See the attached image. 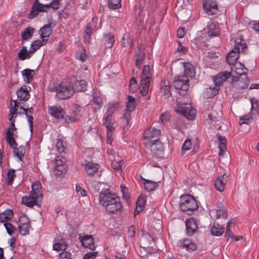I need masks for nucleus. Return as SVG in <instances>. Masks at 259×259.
I'll return each mask as SVG.
<instances>
[{"mask_svg": "<svg viewBox=\"0 0 259 259\" xmlns=\"http://www.w3.org/2000/svg\"><path fill=\"white\" fill-rule=\"evenodd\" d=\"M100 203L111 214H119L123 211V205L120 198L109 189H103L100 193Z\"/></svg>", "mask_w": 259, "mask_h": 259, "instance_id": "1", "label": "nucleus"}, {"mask_svg": "<svg viewBox=\"0 0 259 259\" xmlns=\"http://www.w3.org/2000/svg\"><path fill=\"white\" fill-rule=\"evenodd\" d=\"M180 208L183 212H193L198 208L196 200L190 194L181 195L180 200Z\"/></svg>", "mask_w": 259, "mask_h": 259, "instance_id": "2", "label": "nucleus"}, {"mask_svg": "<svg viewBox=\"0 0 259 259\" xmlns=\"http://www.w3.org/2000/svg\"><path fill=\"white\" fill-rule=\"evenodd\" d=\"M52 91L56 92V97L59 100H66L72 96L74 91L69 85L61 82L58 85L55 86Z\"/></svg>", "mask_w": 259, "mask_h": 259, "instance_id": "3", "label": "nucleus"}, {"mask_svg": "<svg viewBox=\"0 0 259 259\" xmlns=\"http://www.w3.org/2000/svg\"><path fill=\"white\" fill-rule=\"evenodd\" d=\"M189 79L187 76L183 75L176 76L174 80V85L177 90H179V94L184 96L188 93L189 88Z\"/></svg>", "mask_w": 259, "mask_h": 259, "instance_id": "4", "label": "nucleus"}, {"mask_svg": "<svg viewBox=\"0 0 259 259\" xmlns=\"http://www.w3.org/2000/svg\"><path fill=\"white\" fill-rule=\"evenodd\" d=\"M175 111L180 113L188 120H193L196 114V110L189 104L177 103Z\"/></svg>", "mask_w": 259, "mask_h": 259, "instance_id": "5", "label": "nucleus"}, {"mask_svg": "<svg viewBox=\"0 0 259 259\" xmlns=\"http://www.w3.org/2000/svg\"><path fill=\"white\" fill-rule=\"evenodd\" d=\"M30 90L31 88L28 85H25L20 87L16 92L18 99L15 100H12L10 103L11 106H12V102H13L14 104L17 103L18 107H19L23 102L28 101L30 97L29 94Z\"/></svg>", "mask_w": 259, "mask_h": 259, "instance_id": "6", "label": "nucleus"}, {"mask_svg": "<svg viewBox=\"0 0 259 259\" xmlns=\"http://www.w3.org/2000/svg\"><path fill=\"white\" fill-rule=\"evenodd\" d=\"M49 11V6L40 3L38 0H35L32 4L31 11L28 15L29 19H33L37 16L40 12L47 13Z\"/></svg>", "mask_w": 259, "mask_h": 259, "instance_id": "7", "label": "nucleus"}, {"mask_svg": "<svg viewBox=\"0 0 259 259\" xmlns=\"http://www.w3.org/2000/svg\"><path fill=\"white\" fill-rule=\"evenodd\" d=\"M161 132L154 127L145 130L143 133V137L145 142L152 143L159 140Z\"/></svg>", "mask_w": 259, "mask_h": 259, "instance_id": "8", "label": "nucleus"}, {"mask_svg": "<svg viewBox=\"0 0 259 259\" xmlns=\"http://www.w3.org/2000/svg\"><path fill=\"white\" fill-rule=\"evenodd\" d=\"M144 144L149 147L153 156L160 157L163 153L164 147L159 140L152 143L144 142Z\"/></svg>", "mask_w": 259, "mask_h": 259, "instance_id": "9", "label": "nucleus"}, {"mask_svg": "<svg viewBox=\"0 0 259 259\" xmlns=\"http://www.w3.org/2000/svg\"><path fill=\"white\" fill-rule=\"evenodd\" d=\"M19 233L22 235L28 234L30 227L29 219L26 216L22 215L19 218Z\"/></svg>", "mask_w": 259, "mask_h": 259, "instance_id": "10", "label": "nucleus"}, {"mask_svg": "<svg viewBox=\"0 0 259 259\" xmlns=\"http://www.w3.org/2000/svg\"><path fill=\"white\" fill-rule=\"evenodd\" d=\"M203 8L209 15L215 14L218 11V6L215 0H203Z\"/></svg>", "mask_w": 259, "mask_h": 259, "instance_id": "11", "label": "nucleus"}, {"mask_svg": "<svg viewBox=\"0 0 259 259\" xmlns=\"http://www.w3.org/2000/svg\"><path fill=\"white\" fill-rule=\"evenodd\" d=\"M39 197H40L37 195L35 193H30L28 196H25L22 197V203L31 208L34 205L40 206V204L38 203V198Z\"/></svg>", "mask_w": 259, "mask_h": 259, "instance_id": "12", "label": "nucleus"}, {"mask_svg": "<svg viewBox=\"0 0 259 259\" xmlns=\"http://www.w3.org/2000/svg\"><path fill=\"white\" fill-rule=\"evenodd\" d=\"M185 225L187 235L192 236L194 234L198 229V225L196 220L193 218L187 219L185 221Z\"/></svg>", "mask_w": 259, "mask_h": 259, "instance_id": "13", "label": "nucleus"}, {"mask_svg": "<svg viewBox=\"0 0 259 259\" xmlns=\"http://www.w3.org/2000/svg\"><path fill=\"white\" fill-rule=\"evenodd\" d=\"M49 113L53 117L61 119L64 118L65 111L61 106H52L49 107Z\"/></svg>", "mask_w": 259, "mask_h": 259, "instance_id": "14", "label": "nucleus"}, {"mask_svg": "<svg viewBox=\"0 0 259 259\" xmlns=\"http://www.w3.org/2000/svg\"><path fill=\"white\" fill-rule=\"evenodd\" d=\"M82 166L85 173L90 176H94L99 168V165L98 163L88 161H84Z\"/></svg>", "mask_w": 259, "mask_h": 259, "instance_id": "15", "label": "nucleus"}, {"mask_svg": "<svg viewBox=\"0 0 259 259\" xmlns=\"http://www.w3.org/2000/svg\"><path fill=\"white\" fill-rule=\"evenodd\" d=\"M231 75L229 71L221 72L213 77V80L216 86L220 87Z\"/></svg>", "mask_w": 259, "mask_h": 259, "instance_id": "16", "label": "nucleus"}, {"mask_svg": "<svg viewBox=\"0 0 259 259\" xmlns=\"http://www.w3.org/2000/svg\"><path fill=\"white\" fill-rule=\"evenodd\" d=\"M228 181V176L226 174L218 177L214 182L216 189L220 192L223 191Z\"/></svg>", "mask_w": 259, "mask_h": 259, "instance_id": "17", "label": "nucleus"}, {"mask_svg": "<svg viewBox=\"0 0 259 259\" xmlns=\"http://www.w3.org/2000/svg\"><path fill=\"white\" fill-rule=\"evenodd\" d=\"M160 89L165 99L169 98L171 96V86L169 81L167 79H162L159 84Z\"/></svg>", "mask_w": 259, "mask_h": 259, "instance_id": "18", "label": "nucleus"}, {"mask_svg": "<svg viewBox=\"0 0 259 259\" xmlns=\"http://www.w3.org/2000/svg\"><path fill=\"white\" fill-rule=\"evenodd\" d=\"M52 28L50 24L45 25L39 30V34L41 39H45L47 42L48 41L49 37L52 33Z\"/></svg>", "mask_w": 259, "mask_h": 259, "instance_id": "19", "label": "nucleus"}, {"mask_svg": "<svg viewBox=\"0 0 259 259\" xmlns=\"http://www.w3.org/2000/svg\"><path fill=\"white\" fill-rule=\"evenodd\" d=\"M87 82L85 80H75L72 84V88L75 92H85L87 89Z\"/></svg>", "mask_w": 259, "mask_h": 259, "instance_id": "20", "label": "nucleus"}, {"mask_svg": "<svg viewBox=\"0 0 259 259\" xmlns=\"http://www.w3.org/2000/svg\"><path fill=\"white\" fill-rule=\"evenodd\" d=\"M80 241L83 246L89 248L91 250H94L95 247L94 238L91 235H85L81 238Z\"/></svg>", "mask_w": 259, "mask_h": 259, "instance_id": "21", "label": "nucleus"}, {"mask_svg": "<svg viewBox=\"0 0 259 259\" xmlns=\"http://www.w3.org/2000/svg\"><path fill=\"white\" fill-rule=\"evenodd\" d=\"M53 249L56 251L65 250L67 244L65 240L60 238H56L54 240Z\"/></svg>", "mask_w": 259, "mask_h": 259, "instance_id": "22", "label": "nucleus"}, {"mask_svg": "<svg viewBox=\"0 0 259 259\" xmlns=\"http://www.w3.org/2000/svg\"><path fill=\"white\" fill-rule=\"evenodd\" d=\"M239 52L234 49L232 50L228 54L226 62L230 65H234L239 58Z\"/></svg>", "mask_w": 259, "mask_h": 259, "instance_id": "23", "label": "nucleus"}, {"mask_svg": "<svg viewBox=\"0 0 259 259\" xmlns=\"http://www.w3.org/2000/svg\"><path fill=\"white\" fill-rule=\"evenodd\" d=\"M217 139L219 141V148L220 149L219 155L223 156L224 155L227 149V140L225 137L222 136L219 134H217Z\"/></svg>", "mask_w": 259, "mask_h": 259, "instance_id": "24", "label": "nucleus"}, {"mask_svg": "<svg viewBox=\"0 0 259 259\" xmlns=\"http://www.w3.org/2000/svg\"><path fill=\"white\" fill-rule=\"evenodd\" d=\"M178 245L183 248H186L187 250H194L196 249V244L189 239L180 240L178 242Z\"/></svg>", "mask_w": 259, "mask_h": 259, "instance_id": "25", "label": "nucleus"}, {"mask_svg": "<svg viewBox=\"0 0 259 259\" xmlns=\"http://www.w3.org/2000/svg\"><path fill=\"white\" fill-rule=\"evenodd\" d=\"M64 161L60 156H57L55 159L54 174L57 176H61L64 170Z\"/></svg>", "mask_w": 259, "mask_h": 259, "instance_id": "26", "label": "nucleus"}, {"mask_svg": "<svg viewBox=\"0 0 259 259\" xmlns=\"http://www.w3.org/2000/svg\"><path fill=\"white\" fill-rule=\"evenodd\" d=\"M183 64L185 70L184 74L183 75L187 76L188 78H189V77L192 78L194 77L195 74V69L194 66L189 62H186Z\"/></svg>", "mask_w": 259, "mask_h": 259, "instance_id": "27", "label": "nucleus"}, {"mask_svg": "<svg viewBox=\"0 0 259 259\" xmlns=\"http://www.w3.org/2000/svg\"><path fill=\"white\" fill-rule=\"evenodd\" d=\"M93 28L91 23H88L84 28L83 34V41L85 43L90 42L91 36L92 34Z\"/></svg>", "mask_w": 259, "mask_h": 259, "instance_id": "28", "label": "nucleus"}, {"mask_svg": "<svg viewBox=\"0 0 259 259\" xmlns=\"http://www.w3.org/2000/svg\"><path fill=\"white\" fill-rule=\"evenodd\" d=\"M34 74V71L30 69H25L22 71L24 81L28 83H29L32 80Z\"/></svg>", "mask_w": 259, "mask_h": 259, "instance_id": "29", "label": "nucleus"}, {"mask_svg": "<svg viewBox=\"0 0 259 259\" xmlns=\"http://www.w3.org/2000/svg\"><path fill=\"white\" fill-rule=\"evenodd\" d=\"M142 180L143 182L145 190L149 192L154 191L158 186L157 182L146 180L143 178H142Z\"/></svg>", "mask_w": 259, "mask_h": 259, "instance_id": "30", "label": "nucleus"}, {"mask_svg": "<svg viewBox=\"0 0 259 259\" xmlns=\"http://www.w3.org/2000/svg\"><path fill=\"white\" fill-rule=\"evenodd\" d=\"M14 216V212L11 209H7L0 213V222L8 223Z\"/></svg>", "mask_w": 259, "mask_h": 259, "instance_id": "31", "label": "nucleus"}, {"mask_svg": "<svg viewBox=\"0 0 259 259\" xmlns=\"http://www.w3.org/2000/svg\"><path fill=\"white\" fill-rule=\"evenodd\" d=\"M150 82L151 81H149L148 77L145 79H141L140 93L143 96H146L148 93Z\"/></svg>", "mask_w": 259, "mask_h": 259, "instance_id": "32", "label": "nucleus"}, {"mask_svg": "<svg viewBox=\"0 0 259 259\" xmlns=\"http://www.w3.org/2000/svg\"><path fill=\"white\" fill-rule=\"evenodd\" d=\"M6 141L13 149H15L18 146V144L14 138V133H11L9 131L6 133Z\"/></svg>", "mask_w": 259, "mask_h": 259, "instance_id": "33", "label": "nucleus"}, {"mask_svg": "<svg viewBox=\"0 0 259 259\" xmlns=\"http://www.w3.org/2000/svg\"><path fill=\"white\" fill-rule=\"evenodd\" d=\"M145 205V200L141 195L136 202V207L135 210V215L140 213L143 209Z\"/></svg>", "mask_w": 259, "mask_h": 259, "instance_id": "34", "label": "nucleus"}, {"mask_svg": "<svg viewBox=\"0 0 259 259\" xmlns=\"http://www.w3.org/2000/svg\"><path fill=\"white\" fill-rule=\"evenodd\" d=\"M34 29L31 26L26 27L22 33V38L25 40L30 39L34 32Z\"/></svg>", "mask_w": 259, "mask_h": 259, "instance_id": "35", "label": "nucleus"}, {"mask_svg": "<svg viewBox=\"0 0 259 259\" xmlns=\"http://www.w3.org/2000/svg\"><path fill=\"white\" fill-rule=\"evenodd\" d=\"M31 188L32 190L30 193L34 194L35 193L37 195L40 196V198L42 197V195L41 192V185L39 181H36L32 183Z\"/></svg>", "mask_w": 259, "mask_h": 259, "instance_id": "36", "label": "nucleus"}, {"mask_svg": "<svg viewBox=\"0 0 259 259\" xmlns=\"http://www.w3.org/2000/svg\"><path fill=\"white\" fill-rule=\"evenodd\" d=\"M118 108L119 104L117 102H109L106 106V113L114 114Z\"/></svg>", "mask_w": 259, "mask_h": 259, "instance_id": "37", "label": "nucleus"}, {"mask_svg": "<svg viewBox=\"0 0 259 259\" xmlns=\"http://www.w3.org/2000/svg\"><path fill=\"white\" fill-rule=\"evenodd\" d=\"M249 80L247 79L246 75H244L243 77H241V80L239 81V83L235 85V88L237 89L242 90L246 89L248 87Z\"/></svg>", "mask_w": 259, "mask_h": 259, "instance_id": "38", "label": "nucleus"}, {"mask_svg": "<svg viewBox=\"0 0 259 259\" xmlns=\"http://www.w3.org/2000/svg\"><path fill=\"white\" fill-rule=\"evenodd\" d=\"M18 108L17 103H15L14 104L13 107L11 106L10 109L8 119L11 122H13V121H15L14 118H16L17 116Z\"/></svg>", "mask_w": 259, "mask_h": 259, "instance_id": "39", "label": "nucleus"}, {"mask_svg": "<svg viewBox=\"0 0 259 259\" xmlns=\"http://www.w3.org/2000/svg\"><path fill=\"white\" fill-rule=\"evenodd\" d=\"M120 43L122 47L124 48L130 45V47L132 48L133 39L131 37L130 34H124L121 40Z\"/></svg>", "mask_w": 259, "mask_h": 259, "instance_id": "40", "label": "nucleus"}, {"mask_svg": "<svg viewBox=\"0 0 259 259\" xmlns=\"http://www.w3.org/2000/svg\"><path fill=\"white\" fill-rule=\"evenodd\" d=\"M135 56L137 57L136 60V66L140 69L145 59L144 54L142 53L141 52L140 49H139L137 51H136Z\"/></svg>", "mask_w": 259, "mask_h": 259, "instance_id": "41", "label": "nucleus"}, {"mask_svg": "<svg viewBox=\"0 0 259 259\" xmlns=\"http://www.w3.org/2000/svg\"><path fill=\"white\" fill-rule=\"evenodd\" d=\"M136 105L135 98L132 96H128L127 97V101L126 103V108L125 110L133 111L136 107Z\"/></svg>", "mask_w": 259, "mask_h": 259, "instance_id": "42", "label": "nucleus"}, {"mask_svg": "<svg viewBox=\"0 0 259 259\" xmlns=\"http://www.w3.org/2000/svg\"><path fill=\"white\" fill-rule=\"evenodd\" d=\"M14 150V152L16 157H18L20 161H22L26 152L25 146H20L19 148L17 147V148Z\"/></svg>", "mask_w": 259, "mask_h": 259, "instance_id": "43", "label": "nucleus"}, {"mask_svg": "<svg viewBox=\"0 0 259 259\" xmlns=\"http://www.w3.org/2000/svg\"><path fill=\"white\" fill-rule=\"evenodd\" d=\"M234 49L238 52L243 51L246 48V45L242 39H237L234 41Z\"/></svg>", "mask_w": 259, "mask_h": 259, "instance_id": "44", "label": "nucleus"}, {"mask_svg": "<svg viewBox=\"0 0 259 259\" xmlns=\"http://www.w3.org/2000/svg\"><path fill=\"white\" fill-rule=\"evenodd\" d=\"M224 232V228L221 227L220 225L217 224V225H214L211 229V234L213 236H220Z\"/></svg>", "mask_w": 259, "mask_h": 259, "instance_id": "45", "label": "nucleus"}, {"mask_svg": "<svg viewBox=\"0 0 259 259\" xmlns=\"http://www.w3.org/2000/svg\"><path fill=\"white\" fill-rule=\"evenodd\" d=\"M219 29L215 24L211 23L208 26L207 34L209 36H215L219 34Z\"/></svg>", "mask_w": 259, "mask_h": 259, "instance_id": "46", "label": "nucleus"}, {"mask_svg": "<svg viewBox=\"0 0 259 259\" xmlns=\"http://www.w3.org/2000/svg\"><path fill=\"white\" fill-rule=\"evenodd\" d=\"M15 170L14 169H10L7 172V184L8 186H11L13 183L15 178L16 177Z\"/></svg>", "mask_w": 259, "mask_h": 259, "instance_id": "47", "label": "nucleus"}, {"mask_svg": "<svg viewBox=\"0 0 259 259\" xmlns=\"http://www.w3.org/2000/svg\"><path fill=\"white\" fill-rule=\"evenodd\" d=\"M218 92V89L215 88H209L205 89L204 92V97L205 98H212Z\"/></svg>", "mask_w": 259, "mask_h": 259, "instance_id": "48", "label": "nucleus"}, {"mask_svg": "<svg viewBox=\"0 0 259 259\" xmlns=\"http://www.w3.org/2000/svg\"><path fill=\"white\" fill-rule=\"evenodd\" d=\"M104 39L107 47L109 48H112L115 42L113 35L111 33L105 34Z\"/></svg>", "mask_w": 259, "mask_h": 259, "instance_id": "49", "label": "nucleus"}, {"mask_svg": "<svg viewBox=\"0 0 259 259\" xmlns=\"http://www.w3.org/2000/svg\"><path fill=\"white\" fill-rule=\"evenodd\" d=\"M31 57V55H29L27 49L25 47H23L18 53V58L20 60H24L25 59H28Z\"/></svg>", "mask_w": 259, "mask_h": 259, "instance_id": "50", "label": "nucleus"}, {"mask_svg": "<svg viewBox=\"0 0 259 259\" xmlns=\"http://www.w3.org/2000/svg\"><path fill=\"white\" fill-rule=\"evenodd\" d=\"M66 143L63 141V139L58 138L57 140L56 147L57 151L60 153H62L65 152L66 149Z\"/></svg>", "mask_w": 259, "mask_h": 259, "instance_id": "51", "label": "nucleus"}, {"mask_svg": "<svg viewBox=\"0 0 259 259\" xmlns=\"http://www.w3.org/2000/svg\"><path fill=\"white\" fill-rule=\"evenodd\" d=\"M121 0H108V5L110 9H117L121 7Z\"/></svg>", "mask_w": 259, "mask_h": 259, "instance_id": "52", "label": "nucleus"}, {"mask_svg": "<svg viewBox=\"0 0 259 259\" xmlns=\"http://www.w3.org/2000/svg\"><path fill=\"white\" fill-rule=\"evenodd\" d=\"M192 147V143L191 140L189 139H186L184 143L183 144L182 149H181V155H183L186 151L189 150L191 149Z\"/></svg>", "mask_w": 259, "mask_h": 259, "instance_id": "53", "label": "nucleus"}, {"mask_svg": "<svg viewBox=\"0 0 259 259\" xmlns=\"http://www.w3.org/2000/svg\"><path fill=\"white\" fill-rule=\"evenodd\" d=\"M252 120V117L251 114H247L240 117V124H248Z\"/></svg>", "mask_w": 259, "mask_h": 259, "instance_id": "54", "label": "nucleus"}, {"mask_svg": "<svg viewBox=\"0 0 259 259\" xmlns=\"http://www.w3.org/2000/svg\"><path fill=\"white\" fill-rule=\"evenodd\" d=\"M151 72L150 67L149 65H145L143 69V73L142 75V79H145L147 77L149 78V81H151Z\"/></svg>", "mask_w": 259, "mask_h": 259, "instance_id": "55", "label": "nucleus"}, {"mask_svg": "<svg viewBox=\"0 0 259 259\" xmlns=\"http://www.w3.org/2000/svg\"><path fill=\"white\" fill-rule=\"evenodd\" d=\"M47 43V41L45 39H41V40L37 39L32 42L31 46L38 50L41 47L46 45Z\"/></svg>", "mask_w": 259, "mask_h": 259, "instance_id": "56", "label": "nucleus"}, {"mask_svg": "<svg viewBox=\"0 0 259 259\" xmlns=\"http://www.w3.org/2000/svg\"><path fill=\"white\" fill-rule=\"evenodd\" d=\"M4 225L9 235H12L16 230V228L10 223H5Z\"/></svg>", "mask_w": 259, "mask_h": 259, "instance_id": "57", "label": "nucleus"}, {"mask_svg": "<svg viewBox=\"0 0 259 259\" xmlns=\"http://www.w3.org/2000/svg\"><path fill=\"white\" fill-rule=\"evenodd\" d=\"M113 115L111 114L105 113L103 119V123L114 124V119L113 118Z\"/></svg>", "mask_w": 259, "mask_h": 259, "instance_id": "58", "label": "nucleus"}, {"mask_svg": "<svg viewBox=\"0 0 259 259\" xmlns=\"http://www.w3.org/2000/svg\"><path fill=\"white\" fill-rule=\"evenodd\" d=\"M129 89L131 91L134 92L138 88L137 81L134 77H133L129 81Z\"/></svg>", "mask_w": 259, "mask_h": 259, "instance_id": "59", "label": "nucleus"}, {"mask_svg": "<svg viewBox=\"0 0 259 259\" xmlns=\"http://www.w3.org/2000/svg\"><path fill=\"white\" fill-rule=\"evenodd\" d=\"M215 213L217 219L225 218L227 216V212L224 208L217 209Z\"/></svg>", "mask_w": 259, "mask_h": 259, "instance_id": "60", "label": "nucleus"}, {"mask_svg": "<svg viewBox=\"0 0 259 259\" xmlns=\"http://www.w3.org/2000/svg\"><path fill=\"white\" fill-rule=\"evenodd\" d=\"M93 101L94 104L98 106L99 109L101 108L103 104V99L101 97L97 95H94Z\"/></svg>", "mask_w": 259, "mask_h": 259, "instance_id": "61", "label": "nucleus"}, {"mask_svg": "<svg viewBox=\"0 0 259 259\" xmlns=\"http://www.w3.org/2000/svg\"><path fill=\"white\" fill-rule=\"evenodd\" d=\"M131 112L128 110H124L123 115V119L125 120L126 126H128L131 119Z\"/></svg>", "mask_w": 259, "mask_h": 259, "instance_id": "62", "label": "nucleus"}, {"mask_svg": "<svg viewBox=\"0 0 259 259\" xmlns=\"http://www.w3.org/2000/svg\"><path fill=\"white\" fill-rule=\"evenodd\" d=\"M62 0H53L50 4H46L49 6V10L51 7L54 10H58L59 9L60 2Z\"/></svg>", "mask_w": 259, "mask_h": 259, "instance_id": "63", "label": "nucleus"}, {"mask_svg": "<svg viewBox=\"0 0 259 259\" xmlns=\"http://www.w3.org/2000/svg\"><path fill=\"white\" fill-rule=\"evenodd\" d=\"M58 259H72L71 254L67 251H62L59 254Z\"/></svg>", "mask_w": 259, "mask_h": 259, "instance_id": "64", "label": "nucleus"}]
</instances>
